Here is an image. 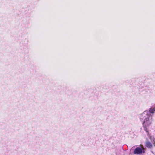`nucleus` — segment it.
Here are the masks:
<instances>
[{"mask_svg":"<svg viewBox=\"0 0 155 155\" xmlns=\"http://www.w3.org/2000/svg\"><path fill=\"white\" fill-rule=\"evenodd\" d=\"M150 114H148L147 112H144L141 115L140 117V119L142 120H144V122H143V127L144 130L147 133V135L150 136L149 133L148 131V128L149 126L151 124L152 122V117H151V119H149Z\"/></svg>","mask_w":155,"mask_h":155,"instance_id":"1","label":"nucleus"},{"mask_svg":"<svg viewBox=\"0 0 155 155\" xmlns=\"http://www.w3.org/2000/svg\"><path fill=\"white\" fill-rule=\"evenodd\" d=\"M142 151L141 148L140 147H137L134 151V154H140L142 153Z\"/></svg>","mask_w":155,"mask_h":155,"instance_id":"2","label":"nucleus"},{"mask_svg":"<svg viewBox=\"0 0 155 155\" xmlns=\"http://www.w3.org/2000/svg\"><path fill=\"white\" fill-rule=\"evenodd\" d=\"M146 146L149 148H151L152 147V145L151 143L149 141H147L146 143Z\"/></svg>","mask_w":155,"mask_h":155,"instance_id":"3","label":"nucleus"},{"mask_svg":"<svg viewBox=\"0 0 155 155\" xmlns=\"http://www.w3.org/2000/svg\"><path fill=\"white\" fill-rule=\"evenodd\" d=\"M155 111V110L154 108H150L149 110V111L151 113H154Z\"/></svg>","mask_w":155,"mask_h":155,"instance_id":"4","label":"nucleus"},{"mask_svg":"<svg viewBox=\"0 0 155 155\" xmlns=\"http://www.w3.org/2000/svg\"><path fill=\"white\" fill-rule=\"evenodd\" d=\"M154 146H155V142L154 141V143H153Z\"/></svg>","mask_w":155,"mask_h":155,"instance_id":"5","label":"nucleus"},{"mask_svg":"<svg viewBox=\"0 0 155 155\" xmlns=\"http://www.w3.org/2000/svg\"><path fill=\"white\" fill-rule=\"evenodd\" d=\"M143 153H144V151H143Z\"/></svg>","mask_w":155,"mask_h":155,"instance_id":"6","label":"nucleus"}]
</instances>
